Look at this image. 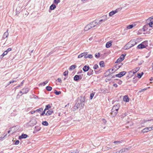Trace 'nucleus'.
Instances as JSON below:
<instances>
[{
  "label": "nucleus",
  "mask_w": 153,
  "mask_h": 153,
  "mask_svg": "<svg viewBox=\"0 0 153 153\" xmlns=\"http://www.w3.org/2000/svg\"><path fill=\"white\" fill-rule=\"evenodd\" d=\"M136 44V42L134 41H131L126 45L124 47L125 50L128 49L132 46H133Z\"/></svg>",
  "instance_id": "obj_1"
},
{
  "label": "nucleus",
  "mask_w": 153,
  "mask_h": 153,
  "mask_svg": "<svg viewBox=\"0 0 153 153\" xmlns=\"http://www.w3.org/2000/svg\"><path fill=\"white\" fill-rule=\"evenodd\" d=\"M81 102V100H77L74 106V108L75 109H78L79 108V107H80V105H81L80 104Z\"/></svg>",
  "instance_id": "obj_2"
},
{
  "label": "nucleus",
  "mask_w": 153,
  "mask_h": 153,
  "mask_svg": "<svg viewBox=\"0 0 153 153\" xmlns=\"http://www.w3.org/2000/svg\"><path fill=\"white\" fill-rule=\"evenodd\" d=\"M148 21H149V26L151 27H153V16L149 17L147 20Z\"/></svg>",
  "instance_id": "obj_3"
},
{
  "label": "nucleus",
  "mask_w": 153,
  "mask_h": 153,
  "mask_svg": "<svg viewBox=\"0 0 153 153\" xmlns=\"http://www.w3.org/2000/svg\"><path fill=\"white\" fill-rule=\"evenodd\" d=\"M83 75H75L74 77V80L76 81H78L79 79H82Z\"/></svg>",
  "instance_id": "obj_4"
},
{
  "label": "nucleus",
  "mask_w": 153,
  "mask_h": 153,
  "mask_svg": "<svg viewBox=\"0 0 153 153\" xmlns=\"http://www.w3.org/2000/svg\"><path fill=\"white\" fill-rule=\"evenodd\" d=\"M126 73V72L125 71H123L120 72L119 74L116 75V77H121L124 75Z\"/></svg>",
  "instance_id": "obj_5"
},
{
  "label": "nucleus",
  "mask_w": 153,
  "mask_h": 153,
  "mask_svg": "<svg viewBox=\"0 0 153 153\" xmlns=\"http://www.w3.org/2000/svg\"><path fill=\"white\" fill-rule=\"evenodd\" d=\"M140 69V68L139 67H137L135 68H134L132 70L129 71V73H133V74H134L136 73Z\"/></svg>",
  "instance_id": "obj_6"
},
{
  "label": "nucleus",
  "mask_w": 153,
  "mask_h": 153,
  "mask_svg": "<svg viewBox=\"0 0 153 153\" xmlns=\"http://www.w3.org/2000/svg\"><path fill=\"white\" fill-rule=\"evenodd\" d=\"M120 105L119 104H117L114 105L112 108L113 110H117L118 111V109L119 108Z\"/></svg>",
  "instance_id": "obj_7"
},
{
  "label": "nucleus",
  "mask_w": 153,
  "mask_h": 153,
  "mask_svg": "<svg viewBox=\"0 0 153 153\" xmlns=\"http://www.w3.org/2000/svg\"><path fill=\"white\" fill-rule=\"evenodd\" d=\"M136 25V23H133L131 25H130L127 26L126 27V29L127 30L129 29L132 28L134 27H135Z\"/></svg>",
  "instance_id": "obj_8"
},
{
  "label": "nucleus",
  "mask_w": 153,
  "mask_h": 153,
  "mask_svg": "<svg viewBox=\"0 0 153 153\" xmlns=\"http://www.w3.org/2000/svg\"><path fill=\"white\" fill-rule=\"evenodd\" d=\"M118 112L117 110H113L112 109L111 114L112 116L114 117L116 115Z\"/></svg>",
  "instance_id": "obj_9"
},
{
  "label": "nucleus",
  "mask_w": 153,
  "mask_h": 153,
  "mask_svg": "<svg viewBox=\"0 0 153 153\" xmlns=\"http://www.w3.org/2000/svg\"><path fill=\"white\" fill-rule=\"evenodd\" d=\"M8 30L7 29L6 32H5L3 34V38L4 39L8 37L9 35L8 32Z\"/></svg>",
  "instance_id": "obj_10"
},
{
  "label": "nucleus",
  "mask_w": 153,
  "mask_h": 153,
  "mask_svg": "<svg viewBox=\"0 0 153 153\" xmlns=\"http://www.w3.org/2000/svg\"><path fill=\"white\" fill-rule=\"evenodd\" d=\"M28 137V135L26 134H22L19 137V139H20L23 138H26Z\"/></svg>",
  "instance_id": "obj_11"
},
{
  "label": "nucleus",
  "mask_w": 153,
  "mask_h": 153,
  "mask_svg": "<svg viewBox=\"0 0 153 153\" xmlns=\"http://www.w3.org/2000/svg\"><path fill=\"white\" fill-rule=\"evenodd\" d=\"M90 68V67L89 66L87 65L84 66L83 68L82 69L84 72H86L88 71Z\"/></svg>",
  "instance_id": "obj_12"
},
{
  "label": "nucleus",
  "mask_w": 153,
  "mask_h": 153,
  "mask_svg": "<svg viewBox=\"0 0 153 153\" xmlns=\"http://www.w3.org/2000/svg\"><path fill=\"white\" fill-rule=\"evenodd\" d=\"M53 112V111L52 109H51L48 111L47 112L45 113V115L46 116L49 115H51Z\"/></svg>",
  "instance_id": "obj_13"
},
{
  "label": "nucleus",
  "mask_w": 153,
  "mask_h": 153,
  "mask_svg": "<svg viewBox=\"0 0 153 153\" xmlns=\"http://www.w3.org/2000/svg\"><path fill=\"white\" fill-rule=\"evenodd\" d=\"M23 94H26L29 91V89L28 88H23L22 89Z\"/></svg>",
  "instance_id": "obj_14"
},
{
  "label": "nucleus",
  "mask_w": 153,
  "mask_h": 153,
  "mask_svg": "<svg viewBox=\"0 0 153 153\" xmlns=\"http://www.w3.org/2000/svg\"><path fill=\"white\" fill-rule=\"evenodd\" d=\"M117 12V10H114L109 13V15L110 16H111Z\"/></svg>",
  "instance_id": "obj_15"
},
{
  "label": "nucleus",
  "mask_w": 153,
  "mask_h": 153,
  "mask_svg": "<svg viewBox=\"0 0 153 153\" xmlns=\"http://www.w3.org/2000/svg\"><path fill=\"white\" fill-rule=\"evenodd\" d=\"M88 25H91L90 26L91 27V28H93L94 27L96 26V21H94L93 22H91L90 24Z\"/></svg>",
  "instance_id": "obj_16"
},
{
  "label": "nucleus",
  "mask_w": 153,
  "mask_h": 153,
  "mask_svg": "<svg viewBox=\"0 0 153 153\" xmlns=\"http://www.w3.org/2000/svg\"><path fill=\"white\" fill-rule=\"evenodd\" d=\"M112 42L111 41H109L107 42L106 44V47L108 48L110 47L111 45Z\"/></svg>",
  "instance_id": "obj_17"
},
{
  "label": "nucleus",
  "mask_w": 153,
  "mask_h": 153,
  "mask_svg": "<svg viewBox=\"0 0 153 153\" xmlns=\"http://www.w3.org/2000/svg\"><path fill=\"white\" fill-rule=\"evenodd\" d=\"M91 25H88L86 27L84 28V30L85 31H88L91 29V27L90 26Z\"/></svg>",
  "instance_id": "obj_18"
},
{
  "label": "nucleus",
  "mask_w": 153,
  "mask_h": 153,
  "mask_svg": "<svg viewBox=\"0 0 153 153\" xmlns=\"http://www.w3.org/2000/svg\"><path fill=\"white\" fill-rule=\"evenodd\" d=\"M123 100L124 101L128 102L129 101V99L128 96L127 95L124 96L123 98Z\"/></svg>",
  "instance_id": "obj_19"
},
{
  "label": "nucleus",
  "mask_w": 153,
  "mask_h": 153,
  "mask_svg": "<svg viewBox=\"0 0 153 153\" xmlns=\"http://www.w3.org/2000/svg\"><path fill=\"white\" fill-rule=\"evenodd\" d=\"M146 47L145 46L142 44H141L139 45H138L137 46V48L139 49H142L144 48H145Z\"/></svg>",
  "instance_id": "obj_20"
},
{
  "label": "nucleus",
  "mask_w": 153,
  "mask_h": 153,
  "mask_svg": "<svg viewBox=\"0 0 153 153\" xmlns=\"http://www.w3.org/2000/svg\"><path fill=\"white\" fill-rule=\"evenodd\" d=\"M149 131V128H148V127H146L143 129L142 131V133H144L145 132H147Z\"/></svg>",
  "instance_id": "obj_21"
},
{
  "label": "nucleus",
  "mask_w": 153,
  "mask_h": 153,
  "mask_svg": "<svg viewBox=\"0 0 153 153\" xmlns=\"http://www.w3.org/2000/svg\"><path fill=\"white\" fill-rule=\"evenodd\" d=\"M85 97H83L82 100V101H81V102L80 104L81 107H83V106L84 105V103H85L84 101H85Z\"/></svg>",
  "instance_id": "obj_22"
},
{
  "label": "nucleus",
  "mask_w": 153,
  "mask_h": 153,
  "mask_svg": "<svg viewBox=\"0 0 153 153\" xmlns=\"http://www.w3.org/2000/svg\"><path fill=\"white\" fill-rule=\"evenodd\" d=\"M99 65L101 67H104L105 66L104 62L103 61H100L99 63Z\"/></svg>",
  "instance_id": "obj_23"
},
{
  "label": "nucleus",
  "mask_w": 153,
  "mask_h": 153,
  "mask_svg": "<svg viewBox=\"0 0 153 153\" xmlns=\"http://www.w3.org/2000/svg\"><path fill=\"white\" fill-rule=\"evenodd\" d=\"M22 13L23 15H25V16L27 15L29 13L27 11V10H23L22 11Z\"/></svg>",
  "instance_id": "obj_24"
},
{
  "label": "nucleus",
  "mask_w": 153,
  "mask_h": 153,
  "mask_svg": "<svg viewBox=\"0 0 153 153\" xmlns=\"http://www.w3.org/2000/svg\"><path fill=\"white\" fill-rule=\"evenodd\" d=\"M35 129L36 130L37 132L40 131L41 128V127L39 126H35Z\"/></svg>",
  "instance_id": "obj_25"
},
{
  "label": "nucleus",
  "mask_w": 153,
  "mask_h": 153,
  "mask_svg": "<svg viewBox=\"0 0 153 153\" xmlns=\"http://www.w3.org/2000/svg\"><path fill=\"white\" fill-rule=\"evenodd\" d=\"M129 149L125 148L123 149L120 150L121 151V152L122 153H123V152H126Z\"/></svg>",
  "instance_id": "obj_26"
},
{
  "label": "nucleus",
  "mask_w": 153,
  "mask_h": 153,
  "mask_svg": "<svg viewBox=\"0 0 153 153\" xmlns=\"http://www.w3.org/2000/svg\"><path fill=\"white\" fill-rule=\"evenodd\" d=\"M76 67V66L75 65H74L71 66L70 68L69 69L70 70H73Z\"/></svg>",
  "instance_id": "obj_27"
},
{
  "label": "nucleus",
  "mask_w": 153,
  "mask_h": 153,
  "mask_svg": "<svg viewBox=\"0 0 153 153\" xmlns=\"http://www.w3.org/2000/svg\"><path fill=\"white\" fill-rule=\"evenodd\" d=\"M93 73V71L91 69H90L89 71L87 73V75L90 76Z\"/></svg>",
  "instance_id": "obj_28"
},
{
  "label": "nucleus",
  "mask_w": 153,
  "mask_h": 153,
  "mask_svg": "<svg viewBox=\"0 0 153 153\" xmlns=\"http://www.w3.org/2000/svg\"><path fill=\"white\" fill-rule=\"evenodd\" d=\"M52 87L50 86H47L46 87V89L48 91H51L52 89Z\"/></svg>",
  "instance_id": "obj_29"
},
{
  "label": "nucleus",
  "mask_w": 153,
  "mask_h": 153,
  "mask_svg": "<svg viewBox=\"0 0 153 153\" xmlns=\"http://www.w3.org/2000/svg\"><path fill=\"white\" fill-rule=\"evenodd\" d=\"M56 7L55 4H53L50 7V10H54Z\"/></svg>",
  "instance_id": "obj_30"
},
{
  "label": "nucleus",
  "mask_w": 153,
  "mask_h": 153,
  "mask_svg": "<svg viewBox=\"0 0 153 153\" xmlns=\"http://www.w3.org/2000/svg\"><path fill=\"white\" fill-rule=\"evenodd\" d=\"M42 124L43 125H44L45 126H47L48 125V123L46 121H43L42 122Z\"/></svg>",
  "instance_id": "obj_31"
},
{
  "label": "nucleus",
  "mask_w": 153,
  "mask_h": 153,
  "mask_svg": "<svg viewBox=\"0 0 153 153\" xmlns=\"http://www.w3.org/2000/svg\"><path fill=\"white\" fill-rule=\"evenodd\" d=\"M43 111V108H39V109H37L36 110V111H37L39 113H40Z\"/></svg>",
  "instance_id": "obj_32"
},
{
  "label": "nucleus",
  "mask_w": 153,
  "mask_h": 153,
  "mask_svg": "<svg viewBox=\"0 0 153 153\" xmlns=\"http://www.w3.org/2000/svg\"><path fill=\"white\" fill-rule=\"evenodd\" d=\"M51 106L50 105L48 104V105H47L45 106V110H46L49 109V108H51Z\"/></svg>",
  "instance_id": "obj_33"
},
{
  "label": "nucleus",
  "mask_w": 153,
  "mask_h": 153,
  "mask_svg": "<svg viewBox=\"0 0 153 153\" xmlns=\"http://www.w3.org/2000/svg\"><path fill=\"white\" fill-rule=\"evenodd\" d=\"M48 81L47 80H46L45 82H42V83H40V85H43V86H44V85H45L47 83H48Z\"/></svg>",
  "instance_id": "obj_34"
},
{
  "label": "nucleus",
  "mask_w": 153,
  "mask_h": 153,
  "mask_svg": "<svg viewBox=\"0 0 153 153\" xmlns=\"http://www.w3.org/2000/svg\"><path fill=\"white\" fill-rule=\"evenodd\" d=\"M109 72L110 73H113L115 71V70H114V69L113 68L112 69H109Z\"/></svg>",
  "instance_id": "obj_35"
},
{
  "label": "nucleus",
  "mask_w": 153,
  "mask_h": 153,
  "mask_svg": "<svg viewBox=\"0 0 153 153\" xmlns=\"http://www.w3.org/2000/svg\"><path fill=\"white\" fill-rule=\"evenodd\" d=\"M149 121H150V120H143L142 121V122H141V124H143L144 123L146 122H147Z\"/></svg>",
  "instance_id": "obj_36"
},
{
  "label": "nucleus",
  "mask_w": 153,
  "mask_h": 153,
  "mask_svg": "<svg viewBox=\"0 0 153 153\" xmlns=\"http://www.w3.org/2000/svg\"><path fill=\"white\" fill-rule=\"evenodd\" d=\"M95 94V92L91 93L90 94V99L92 100Z\"/></svg>",
  "instance_id": "obj_37"
},
{
  "label": "nucleus",
  "mask_w": 153,
  "mask_h": 153,
  "mask_svg": "<svg viewBox=\"0 0 153 153\" xmlns=\"http://www.w3.org/2000/svg\"><path fill=\"white\" fill-rule=\"evenodd\" d=\"M125 56V55L122 54L120 56L119 58L120 59H121L122 61H123L124 60Z\"/></svg>",
  "instance_id": "obj_38"
},
{
  "label": "nucleus",
  "mask_w": 153,
  "mask_h": 153,
  "mask_svg": "<svg viewBox=\"0 0 153 153\" xmlns=\"http://www.w3.org/2000/svg\"><path fill=\"white\" fill-rule=\"evenodd\" d=\"M83 54H84L83 56L85 58H88V55L87 54V52L83 53Z\"/></svg>",
  "instance_id": "obj_39"
},
{
  "label": "nucleus",
  "mask_w": 153,
  "mask_h": 153,
  "mask_svg": "<svg viewBox=\"0 0 153 153\" xmlns=\"http://www.w3.org/2000/svg\"><path fill=\"white\" fill-rule=\"evenodd\" d=\"M54 93L57 95H58L61 94V92L60 91H58L56 90H55Z\"/></svg>",
  "instance_id": "obj_40"
},
{
  "label": "nucleus",
  "mask_w": 153,
  "mask_h": 153,
  "mask_svg": "<svg viewBox=\"0 0 153 153\" xmlns=\"http://www.w3.org/2000/svg\"><path fill=\"white\" fill-rule=\"evenodd\" d=\"M143 72H142L141 73V74H140V73H138L137 74V76L139 78H141V77H142V76L143 75Z\"/></svg>",
  "instance_id": "obj_41"
},
{
  "label": "nucleus",
  "mask_w": 153,
  "mask_h": 153,
  "mask_svg": "<svg viewBox=\"0 0 153 153\" xmlns=\"http://www.w3.org/2000/svg\"><path fill=\"white\" fill-rule=\"evenodd\" d=\"M122 142H123L122 140H120V141H114V143H116V144H118L122 143Z\"/></svg>",
  "instance_id": "obj_42"
},
{
  "label": "nucleus",
  "mask_w": 153,
  "mask_h": 153,
  "mask_svg": "<svg viewBox=\"0 0 153 153\" xmlns=\"http://www.w3.org/2000/svg\"><path fill=\"white\" fill-rule=\"evenodd\" d=\"M68 70L64 72H63V74L64 76H66L68 75Z\"/></svg>",
  "instance_id": "obj_43"
},
{
  "label": "nucleus",
  "mask_w": 153,
  "mask_h": 153,
  "mask_svg": "<svg viewBox=\"0 0 153 153\" xmlns=\"http://www.w3.org/2000/svg\"><path fill=\"white\" fill-rule=\"evenodd\" d=\"M83 54V53H82L81 54L79 55L78 56V58H79L82 57L84 56V54Z\"/></svg>",
  "instance_id": "obj_44"
},
{
  "label": "nucleus",
  "mask_w": 153,
  "mask_h": 153,
  "mask_svg": "<svg viewBox=\"0 0 153 153\" xmlns=\"http://www.w3.org/2000/svg\"><path fill=\"white\" fill-rule=\"evenodd\" d=\"M122 64L120 63H119L117 65H116V68L117 69H118L120 68V67L121 66Z\"/></svg>",
  "instance_id": "obj_45"
},
{
  "label": "nucleus",
  "mask_w": 153,
  "mask_h": 153,
  "mask_svg": "<svg viewBox=\"0 0 153 153\" xmlns=\"http://www.w3.org/2000/svg\"><path fill=\"white\" fill-rule=\"evenodd\" d=\"M19 94H22L20 96L19 95V94H17V97L19 98L20 96H22V94H23V91H20V92H19Z\"/></svg>",
  "instance_id": "obj_46"
},
{
  "label": "nucleus",
  "mask_w": 153,
  "mask_h": 153,
  "mask_svg": "<svg viewBox=\"0 0 153 153\" xmlns=\"http://www.w3.org/2000/svg\"><path fill=\"white\" fill-rule=\"evenodd\" d=\"M148 89V88H145L142 89H141V90H140L139 91V92L141 93L143 91H145L146 90H147Z\"/></svg>",
  "instance_id": "obj_47"
},
{
  "label": "nucleus",
  "mask_w": 153,
  "mask_h": 153,
  "mask_svg": "<svg viewBox=\"0 0 153 153\" xmlns=\"http://www.w3.org/2000/svg\"><path fill=\"white\" fill-rule=\"evenodd\" d=\"M101 55L100 53H98L96 54V58H98L100 57Z\"/></svg>",
  "instance_id": "obj_48"
},
{
  "label": "nucleus",
  "mask_w": 153,
  "mask_h": 153,
  "mask_svg": "<svg viewBox=\"0 0 153 153\" xmlns=\"http://www.w3.org/2000/svg\"><path fill=\"white\" fill-rule=\"evenodd\" d=\"M46 111V110H45V109L43 111H42V112L40 114V116L41 117V116H43L45 114Z\"/></svg>",
  "instance_id": "obj_49"
},
{
  "label": "nucleus",
  "mask_w": 153,
  "mask_h": 153,
  "mask_svg": "<svg viewBox=\"0 0 153 153\" xmlns=\"http://www.w3.org/2000/svg\"><path fill=\"white\" fill-rule=\"evenodd\" d=\"M19 140H16L15 143L14 144L15 145H17L19 144Z\"/></svg>",
  "instance_id": "obj_50"
},
{
  "label": "nucleus",
  "mask_w": 153,
  "mask_h": 153,
  "mask_svg": "<svg viewBox=\"0 0 153 153\" xmlns=\"http://www.w3.org/2000/svg\"><path fill=\"white\" fill-rule=\"evenodd\" d=\"M54 3L57 4L60 2V0H54Z\"/></svg>",
  "instance_id": "obj_51"
},
{
  "label": "nucleus",
  "mask_w": 153,
  "mask_h": 153,
  "mask_svg": "<svg viewBox=\"0 0 153 153\" xmlns=\"http://www.w3.org/2000/svg\"><path fill=\"white\" fill-rule=\"evenodd\" d=\"M102 121L103 123L104 124H105L106 123V120L104 119H102Z\"/></svg>",
  "instance_id": "obj_52"
},
{
  "label": "nucleus",
  "mask_w": 153,
  "mask_h": 153,
  "mask_svg": "<svg viewBox=\"0 0 153 153\" xmlns=\"http://www.w3.org/2000/svg\"><path fill=\"white\" fill-rule=\"evenodd\" d=\"M144 62V61L143 60H141L139 63H138L139 65H141Z\"/></svg>",
  "instance_id": "obj_53"
},
{
  "label": "nucleus",
  "mask_w": 153,
  "mask_h": 153,
  "mask_svg": "<svg viewBox=\"0 0 153 153\" xmlns=\"http://www.w3.org/2000/svg\"><path fill=\"white\" fill-rule=\"evenodd\" d=\"M16 81H10V82H9V83L7 84V85H9L11 83H13L14 82H16Z\"/></svg>",
  "instance_id": "obj_54"
},
{
  "label": "nucleus",
  "mask_w": 153,
  "mask_h": 153,
  "mask_svg": "<svg viewBox=\"0 0 153 153\" xmlns=\"http://www.w3.org/2000/svg\"><path fill=\"white\" fill-rule=\"evenodd\" d=\"M88 58H89L90 59H91L93 57L92 55L91 54H88Z\"/></svg>",
  "instance_id": "obj_55"
},
{
  "label": "nucleus",
  "mask_w": 153,
  "mask_h": 153,
  "mask_svg": "<svg viewBox=\"0 0 153 153\" xmlns=\"http://www.w3.org/2000/svg\"><path fill=\"white\" fill-rule=\"evenodd\" d=\"M122 61L121 60V59H120V58H118L116 62H115V63H118V62H121Z\"/></svg>",
  "instance_id": "obj_56"
},
{
  "label": "nucleus",
  "mask_w": 153,
  "mask_h": 153,
  "mask_svg": "<svg viewBox=\"0 0 153 153\" xmlns=\"http://www.w3.org/2000/svg\"><path fill=\"white\" fill-rule=\"evenodd\" d=\"M7 134H5V135H4V137H0V140H1V139H4L5 137H6V136H7Z\"/></svg>",
  "instance_id": "obj_57"
},
{
  "label": "nucleus",
  "mask_w": 153,
  "mask_h": 153,
  "mask_svg": "<svg viewBox=\"0 0 153 153\" xmlns=\"http://www.w3.org/2000/svg\"><path fill=\"white\" fill-rule=\"evenodd\" d=\"M12 50V49L11 48H8L6 51H7V52L8 53L10 51H11Z\"/></svg>",
  "instance_id": "obj_58"
},
{
  "label": "nucleus",
  "mask_w": 153,
  "mask_h": 153,
  "mask_svg": "<svg viewBox=\"0 0 153 153\" xmlns=\"http://www.w3.org/2000/svg\"><path fill=\"white\" fill-rule=\"evenodd\" d=\"M15 13H16V15L18 14L20 12H19L20 10H19L18 11L17 10H15Z\"/></svg>",
  "instance_id": "obj_59"
},
{
  "label": "nucleus",
  "mask_w": 153,
  "mask_h": 153,
  "mask_svg": "<svg viewBox=\"0 0 153 153\" xmlns=\"http://www.w3.org/2000/svg\"><path fill=\"white\" fill-rule=\"evenodd\" d=\"M117 83L121 85L122 84V81L120 80H119Z\"/></svg>",
  "instance_id": "obj_60"
},
{
  "label": "nucleus",
  "mask_w": 153,
  "mask_h": 153,
  "mask_svg": "<svg viewBox=\"0 0 153 153\" xmlns=\"http://www.w3.org/2000/svg\"><path fill=\"white\" fill-rule=\"evenodd\" d=\"M105 21V20H103V19H101L99 21V22L98 23H97V24H100V22H104Z\"/></svg>",
  "instance_id": "obj_61"
},
{
  "label": "nucleus",
  "mask_w": 153,
  "mask_h": 153,
  "mask_svg": "<svg viewBox=\"0 0 153 153\" xmlns=\"http://www.w3.org/2000/svg\"><path fill=\"white\" fill-rule=\"evenodd\" d=\"M7 53H8V52H7V51H4L3 53V54L6 55L7 54Z\"/></svg>",
  "instance_id": "obj_62"
},
{
  "label": "nucleus",
  "mask_w": 153,
  "mask_h": 153,
  "mask_svg": "<svg viewBox=\"0 0 153 153\" xmlns=\"http://www.w3.org/2000/svg\"><path fill=\"white\" fill-rule=\"evenodd\" d=\"M5 55L4 54H3V53L0 56V58H2Z\"/></svg>",
  "instance_id": "obj_63"
},
{
  "label": "nucleus",
  "mask_w": 153,
  "mask_h": 153,
  "mask_svg": "<svg viewBox=\"0 0 153 153\" xmlns=\"http://www.w3.org/2000/svg\"><path fill=\"white\" fill-rule=\"evenodd\" d=\"M57 80L58 81V82H61V79L60 78H58V79H57Z\"/></svg>",
  "instance_id": "obj_64"
}]
</instances>
